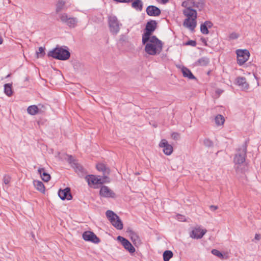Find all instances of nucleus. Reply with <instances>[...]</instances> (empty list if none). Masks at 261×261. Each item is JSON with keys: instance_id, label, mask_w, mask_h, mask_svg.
<instances>
[{"instance_id": "1", "label": "nucleus", "mask_w": 261, "mask_h": 261, "mask_svg": "<svg viewBox=\"0 0 261 261\" xmlns=\"http://www.w3.org/2000/svg\"><path fill=\"white\" fill-rule=\"evenodd\" d=\"M142 43L145 45V50L151 56L159 55L162 50L163 43L155 36H152L149 39Z\"/></svg>"}, {"instance_id": "2", "label": "nucleus", "mask_w": 261, "mask_h": 261, "mask_svg": "<svg viewBox=\"0 0 261 261\" xmlns=\"http://www.w3.org/2000/svg\"><path fill=\"white\" fill-rule=\"evenodd\" d=\"M48 56L59 60L65 61L70 58V53L67 46L57 45L48 53Z\"/></svg>"}, {"instance_id": "3", "label": "nucleus", "mask_w": 261, "mask_h": 261, "mask_svg": "<svg viewBox=\"0 0 261 261\" xmlns=\"http://www.w3.org/2000/svg\"><path fill=\"white\" fill-rule=\"evenodd\" d=\"M85 179L89 186L94 189L98 188L99 185L110 181L109 177L106 175L100 177L91 174L86 176Z\"/></svg>"}, {"instance_id": "4", "label": "nucleus", "mask_w": 261, "mask_h": 261, "mask_svg": "<svg viewBox=\"0 0 261 261\" xmlns=\"http://www.w3.org/2000/svg\"><path fill=\"white\" fill-rule=\"evenodd\" d=\"M156 27L157 23L155 20H151L147 22L145 29V32L142 35V41L144 42L148 40L149 37L152 36L151 35L156 29Z\"/></svg>"}, {"instance_id": "5", "label": "nucleus", "mask_w": 261, "mask_h": 261, "mask_svg": "<svg viewBox=\"0 0 261 261\" xmlns=\"http://www.w3.org/2000/svg\"><path fill=\"white\" fill-rule=\"evenodd\" d=\"M247 143L245 142L238 149V153L234 158V162L237 164H243L245 161L247 152Z\"/></svg>"}, {"instance_id": "6", "label": "nucleus", "mask_w": 261, "mask_h": 261, "mask_svg": "<svg viewBox=\"0 0 261 261\" xmlns=\"http://www.w3.org/2000/svg\"><path fill=\"white\" fill-rule=\"evenodd\" d=\"M110 31L113 35H117L119 32L121 24L115 16H110L108 19Z\"/></svg>"}, {"instance_id": "7", "label": "nucleus", "mask_w": 261, "mask_h": 261, "mask_svg": "<svg viewBox=\"0 0 261 261\" xmlns=\"http://www.w3.org/2000/svg\"><path fill=\"white\" fill-rule=\"evenodd\" d=\"M236 54L237 56V63L240 66L243 65L246 62L250 56L249 51L247 49H237Z\"/></svg>"}, {"instance_id": "8", "label": "nucleus", "mask_w": 261, "mask_h": 261, "mask_svg": "<svg viewBox=\"0 0 261 261\" xmlns=\"http://www.w3.org/2000/svg\"><path fill=\"white\" fill-rule=\"evenodd\" d=\"M61 21L70 28H75L77 22L75 17L69 16L66 13H63L60 16Z\"/></svg>"}, {"instance_id": "9", "label": "nucleus", "mask_w": 261, "mask_h": 261, "mask_svg": "<svg viewBox=\"0 0 261 261\" xmlns=\"http://www.w3.org/2000/svg\"><path fill=\"white\" fill-rule=\"evenodd\" d=\"M117 240L121 242L123 247L130 253H133L135 252V247L126 239L121 236H118Z\"/></svg>"}, {"instance_id": "10", "label": "nucleus", "mask_w": 261, "mask_h": 261, "mask_svg": "<svg viewBox=\"0 0 261 261\" xmlns=\"http://www.w3.org/2000/svg\"><path fill=\"white\" fill-rule=\"evenodd\" d=\"M159 147L163 148L164 153L167 155H170L173 152V147L165 139H162L159 143Z\"/></svg>"}, {"instance_id": "11", "label": "nucleus", "mask_w": 261, "mask_h": 261, "mask_svg": "<svg viewBox=\"0 0 261 261\" xmlns=\"http://www.w3.org/2000/svg\"><path fill=\"white\" fill-rule=\"evenodd\" d=\"M83 238L86 241L91 242L94 243L100 242L99 239L92 232L86 231L83 234Z\"/></svg>"}, {"instance_id": "12", "label": "nucleus", "mask_w": 261, "mask_h": 261, "mask_svg": "<svg viewBox=\"0 0 261 261\" xmlns=\"http://www.w3.org/2000/svg\"><path fill=\"white\" fill-rule=\"evenodd\" d=\"M99 194L101 196L106 198H114L115 197V193L106 186H102L101 187Z\"/></svg>"}, {"instance_id": "13", "label": "nucleus", "mask_w": 261, "mask_h": 261, "mask_svg": "<svg viewBox=\"0 0 261 261\" xmlns=\"http://www.w3.org/2000/svg\"><path fill=\"white\" fill-rule=\"evenodd\" d=\"M58 196L62 200H69L72 198L70 189L69 188H66L64 190H60L58 192Z\"/></svg>"}, {"instance_id": "14", "label": "nucleus", "mask_w": 261, "mask_h": 261, "mask_svg": "<svg viewBox=\"0 0 261 261\" xmlns=\"http://www.w3.org/2000/svg\"><path fill=\"white\" fill-rule=\"evenodd\" d=\"M206 230L205 229H201L200 228H194L190 233V237L193 239H199L202 238V237L206 233Z\"/></svg>"}, {"instance_id": "15", "label": "nucleus", "mask_w": 261, "mask_h": 261, "mask_svg": "<svg viewBox=\"0 0 261 261\" xmlns=\"http://www.w3.org/2000/svg\"><path fill=\"white\" fill-rule=\"evenodd\" d=\"M147 14L150 16H158L161 14V10L154 6H149L146 9Z\"/></svg>"}, {"instance_id": "16", "label": "nucleus", "mask_w": 261, "mask_h": 261, "mask_svg": "<svg viewBox=\"0 0 261 261\" xmlns=\"http://www.w3.org/2000/svg\"><path fill=\"white\" fill-rule=\"evenodd\" d=\"M130 238L135 246H138L141 244V241L138 234L133 230L129 231Z\"/></svg>"}, {"instance_id": "17", "label": "nucleus", "mask_w": 261, "mask_h": 261, "mask_svg": "<svg viewBox=\"0 0 261 261\" xmlns=\"http://www.w3.org/2000/svg\"><path fill=\"white\" fill-rule=\"evenodd\" d=\"M184 25L189 28L191 31H193L196 26V19H190L187 18L183 23Z\"/></svg>"}, {"instance_id": "18", "label": "nucleus", "mask_w": 261, "mask_h": 261, "mask_svg": "<svg viewBox=\"0 0 261 261\" xmlns=\"http://www.w3.org/2000/svg\"><path fill=\"white\" fill-rule=\"evenodd\" d=\"M183 13L187 18L190 19H196L197 18L196 11L190 8H187L184 10Z\"/></svg>"}, {"instance_id": "19", "label": "nucleus", "mask_w": 261, "mask_h": 261, "mask_svg": "<svg viewBox=\"0 0 261 261\" xmlns=\"http://www.w3.org/2000/svg\"><path fill=\"white\" fill-rule=\"evenodd\" d=\"M213 24L211 21H206L200 25V31L203 34H207L209 33L208 28L212 27Z\"/></svg>"}, {"instance_id": "20", "label": "nucleus", "mask_w": 261, "mask_h": 261, "mask_svg": "<svg viewBox=\"0 0 261 261\" xmlns=\"http://www.w3.org/2000/svg\"><path fill=\"white\" fill-rule=\"evenodd\" d=\"M38 172L43 181L47 182L50 180V175L45 171L44 168H39L38 169Z\"/></svg>"}, {"instance_id": "21", "label": "nucleus", "mask_w": 261, "mask_h": 261, "mask_svg": "<svg viewBox=\"0 0 261 261\" xmlns=\"http://www.w3.org/2000/svg\"><path fill=\"white\" fill-rule=\"evenodd\" d=\"M237 84L241 87L242 89H247L249 85L246 82V78L244 77H238L237 80Z\"/></svg>"}, {"instance_id": "22", "label": "nucleus", "mask_w": 261, "mask_h": 261, "mask_svg": "<svg viewBox=\"0 0 261 261\" xmlns=\"http://www.w3.org/2000/svg\"><path fill=\"white\" fill-rule=\"evenodd\" d=\"M181 71L184 77H187L190 80H193L196 79L191 71L187 67H182L181 69Z\"/></svg>"}, {"instance_id": "23", "label": "nucleus", "mask_w": 261, "mask_h": 261, "mask_svg": "<svg viewBox=\"0 0 261 261\" xmlns=\"http://www.w3.org/2000/svg\"><path fill=\"white\" fill-rule=\"evenodd\" d=\"M132 7L137 11H141L143 9V3L141 0H133Z\"/></svg>"}, {"instance_id": "24", "label": "nucleus", "mask_w": 261, "mask_h": 261, "mask_svg": "<svg viewBox=\"0 0 261 261\" xmlns=\"http://www.w3.org/2000/svg\"><path fill=\"white\" fill-rule=\"evenodd\" d=\"M111 223L117 229L121 230L123 228L122 222L118 216L117 219L115 218Z\"/></svg>"}, {"instance_id": "25", "label": "nucleus", "mask_w": 261, "mask_h": 261, "mask_svg": "<svg viewBox=\"0 0 261 261\" xmlns=\"http://www.w3.org/2000/svg\"><path fill=\"white\" fill-rule=\"evenodd\" d=\"M72 167L74 169L75 172L79 174H83L84 173V169L81 164L76 162H73Z\"/></svg>"}, {"instance_id": "26", "label": "nucleus", "mask_w": 261, "mask_h": 261, "mask_svg": "<svg viewBox=\"0 0 261 261\" xmlns=\"http://www.w3.org/2000/svg\"><path fill=\"white\" fill-rule=\"evenodd\" d=\"M34 185L37 190L42 193H44L45 187L42 181L39 180H34Z\"/></svg>"}, {"instance_id": "27", "label": "nucleus", "mask_w": 261, "mask_h": 261, "mask_svg": "<svg viewBox=\"0 0 261 261\" xmlns=\"http://www.w3.org/2000/svg\"><path fill=\"white\" fill-rule=\"evenodd\" d=\"M4 93L8 96H11L12 95V84L9 83L4 85Z\"/></svg>"}, {"instance_id": "28", "label": "nucleus", "mask_w": 261, "mask_h": 261, "mask_svg": "<svg viewBox=\"0 0 261 261\" xmlns=\"http://www.w3.org/2000/svg\"><path fill=\"white\" fill-rule=\"evenodd\" d=\"M210 62L209 59L206 57H202L198 60L196 62V65L205 66L208 64Z\"/></svg>"}, {"instance_id": "29", "label": "nucleus", "mask_w": 261, "mask_h": 261, "mask_svg": "<svg viewBox=\"0 0 261 261\" xmlns=\"http://www.w3.org/2000/svg\"><path fill=\"white\" fill-rule=\"evenodd\" d=\"M39 109L36 105L29 106L27 109L28 113L31 115H35L38 113Z\"/></svg>"}, {"instance_id": "30", "label": "nucleus", "mask_w": 261, "mask_h": 261, "mask_svg": "<svg viewBox=\"0 0 261 261\" xmlns=\"http://www.w3.org/2000/svg\"><path fill=\"white\" fill-rule=\"evenodd\" d=\"M96 168L98 171L102 172L104 174H109L110 172V170L107 168L102 163L98 164L96 165Z\"/></svg>"}, {"instance_id": "31", "label": "nucleus", "mask_w": 261, "mask_h": 261, "mask_svg": "<svg viewBox=\"0 0 261 261\" xmlns=\"http://www.w3.org/2000/svg\"><path fill=\"white\" fill-rule=\"evenodd\" d=\"M65 2L63 0H59L56 4V12L59 13L65 9Z\"/></svg>"}, {"instance_id": "32", "label": "nucleus", "mask_w": 261, "mask_h": 261, "mask_svg": "<svg viewBox=\"0 0 261 261\" xmlns=\"http://www.w3.org/2000/svg\"><path fill=\"white\" fill-rule=\"evenodd\" d=\"M106 216L107 217V218H108L110 222H111L114 219H115V218H116V219L118 218V216L115 213H114L113 211H110V210H108L106 212Z\"/></svg>"}, {"instance_id": "33", "label": "nucleus", "mask_w": 261, "mask_h": 261, "mask_svg": "<svg viewBox=\"0 0 261 261\" xmlns=\"http://www.w3.org/2000/svg\"><path fill=\"white\" fill-rule=\"evenodd\" d=\"M173 256V253L170 250H166L163 253L164 261H169Z\"/></svg>"}, {"instance_id": "34", "label": "nucleus", "mask_w": 261, "mask_h": 261, "mask_svg": "<svg viewBox=\"0 0 261 261\" xmlns=\"http://www.w3.org/2000/svg\"><path fill=\"white\" fill-rule=\"evenodd\" d=\"M215 120L217 125H221L223 124L225 119L222 115H218L217 116H216Z\"/></svg>"}, {"instance_id": "35", "label": "nucleus", "mask_w": 261, "mask_h": 261, "mask_svg": "<svg viewBox=\"0 0 261 261\" xmlns=\"http://www.w3.org/2000/svg\"><path fill=\"white\" fill-rule=\"evenodd\" d=\"M45 54L44 48L39 47L38 50L36 51V55L38 58L42 57Z\"/></svg>"}, {"instance_id": "36", "label": "nucleus", "mask_w": 261, "mask_h": 261, "mask_svg": "<svg viewBox=\"0 0 261 261\" xmlns=\"http://www.w3.org/2000/svg\"><path fill=\"white\" fill-rule=\"evenodd\" d=\"M211 252L213 255L219 257L220 258L223 259L224 258L222 253L217 249H213Z\"/></svg>"}, {"instance_id": "37", "label": "nucleus", "mask_w": 261, "mask_h": 261, "mask_svg": "<svg viewBox=\"0 0 261 261\" xmlns=\"http://www.w3.org/2000/svg\"><path fill=\"white\" fill-rule=\"evenodd\" d=\"M203 144L207 147H212L214 146L213 142L207 138L204 140Z\"/></svg>"}, {"instance_id": "38", "label": "nucleus", "mask_w": 261, "mask_h": 261, "mask_svg": "<svg viewBox=\"0 0 261 261\" xmlns=\"http://www.w3.org/2000/svg\"><path fill=\"white\" fill-rule=\"evenodd\" d=\"M171 137L175 140H178L180 138V135L178 133L174 132L171 134Z\"/></svg>"}, {"instance_id": "39", "label": "nucleus", "mask_w": 261, "mask_h": 261, "mask_svg": "<svg viewBox=\"0 0 261 261\" xmlns=\"http://www.w3.org/2000/svg\"><path fill=\"white\" fill-rule=\"evenodd\" d=\"M11 177L5 175L3 177V181L6 185H8L10 182Z\"/></svg>"}, {"instance_id": "40", "label": "nucleus", "mask_w": 261, "mask_h": 261, "mask_svg": "<svg viewBox=\"0 0 261 261\" xmlns=\"http://www.w3.org/2000/svg\"><path fill=\"white\" fill-rule=\"evenodd\" d=\"M196 42L194 40H189L187 42H186L185 45H190L192 46H195L196 45Z\"/></svg>"}, {"instance_id": "41", "label": "nucleus", "mask_w": 261, "mask_h": 261, "mask_svg": "<svg viewBox=\"0 0 261 261\" xmlns=\"http://www.w3.org/2000/svg\"><path fill=\"white\" fill-rule=\"evenodd\" d=\"M239 37V35L236 33H232L229 35V38L231 39H237Z\"/></svg>"}, {"instance_id": "42", "label": "nucleus", "mask_w": 261, "mask_h": 261, "mask_svg": "<svg viewBox=\"0 0 261 261\" xmlns=\"http://www.w3.org/2000/svg\"><path fill=\"white\" fill-rule=\"evenodd\" d=\"M127 40V37L124 35H121L120 37L119 41L122 42H126Z\"/></svg>"}, {"instance_id": "43", "label": "nucleus", "mask_w": 261, "mask_h": 261, "mask_svg": "<svg viewBox=\"0 0 261 261\" xmlns=\"http://www.w3.org/2000/svg\"><path fill=\"white\" fill-rule=\"evenodd\" d=\"M115 2H118V3H128L130 2H132L133 0H113Z\"/></svg>"}, {"instance_id": "44", "label": "nucleus", "mask_w": 261, "mask_h": 261, "mask_svg": "<svg viewBox=\"0 0 261 261\" xmlns=\"http://www.w3.org/2000/svg\"><path fill=\"white\" fill-rule=\"evenodd\" d=\"M210 208L211 211H216V210L218 209V206H216V205H211L210 206Z\"/></svg>"}, {"instance_id": "45", "label": "nucleus", "mask_w": 261, "mask_h": 261, "mask_svg": "<svg viewBox=\"0 0 261 261\" xmlns=\"http://www.w3.org/2000/svg\"><path fill=\"white\" fill-rule=\"evenodd\" d=\"M260 239H261V236L259 234L256 233L255 235L254 239L258 241Z\"/></svg>"}, {"instance_id": "46", "label": "nucleus", "mask_w": 261, "mask_h": 261, "mask_svg": "<svg viewBox=\"0 0 261 261\" xmlns=\"http://www.w3.org/2000/svg\"><path fill=\"white\" fill-rule=\"evenodd\" d=\"M169 0H161V3L163 4H165L169 2Z\"/></svg>"}, {"instance_id": "47", "label": "nucleus", "mask_w": 261, "mask_h": 261, "mask_svg": "<svg viewBox=\"0 0 261 261\" xmlns=\"http://www.w3.org/2000/svg\"><path fill=\"white\" fill-rule=\"evenodd\" d=\"M201 39L202 42L204 43V45H206L207 44H206V41L205 39V38H201Z\"/></svg>"}, {"instance_id": "48", "label": "nucleus", "mask_w": 261, "mask_h": 261, "mask_svg": "<svg viewBox=\"0 0 261 261\" xmlns=\"http://www.w3.org/2000/svg\"><path fill=\"white\" fill-rule=\"evenodd\" d=\"M69 160L70 161V163H71L73 161V162H76L75 161H74L72 157V156H70L69 158Z\"/></svg>"}, {"instance_id": "49", "label": "nucleus", "mask_w": 261, "mask_h": 261, "mask_svg": "<svg viewBox=\"0 0 261 261\" xmlns=\"http://www.w3.org/2000/svg\"><path fill=\"white\" fill-rule=\"evenodd\" d=\"M3 39L2 37L0 36V44H2L3 43Z\"/></svg>"}, {"instance_id": "50", "label": "nucleus", "mask_w": 261, "mask_h": 261, "mask_svg": "<svg viewBox=\"0 0 261 261\" xmlns=\"http://www.w3.org/2000/svg\"><path fill=\"white\" fill-rule=\"evenodd\" d=\"M10 76V74H9L8 75H7L6 78L9 77Z\"/></svg>"}]
</instances>
